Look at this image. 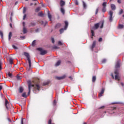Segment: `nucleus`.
I'll return each instance as SVG.
<instances>
[{
  "mask_svg": "<svg viewBox=\"0 0 124 124\" xmlns=\"http://www.w3.org/2000/svg\"><path fill=\"white\" fill-rule=\"evenodd\" d=\"M61 61H58L55 64V66H59V65H60V64H61Z\"/></svg>",
  "mask_w": 124,
  "mask_h": 124,
  "instance_id": "17",
  "label": "nucleus"
},
{
  "mask_svg": "<svg viewBox=\"0 0 124 124\" xmlns=\"http://www.w3.org/2000/svg\"><path fill=\"white\" fill-rule=\"evenodd\" d=\"M42 6L43 7H44V4H42Z\"/></svg>",
  "mask_w": 124,
  "mask_h": 124,
  "instance_id": "60",
  "label": "nucleus"
},
{
  "mask_svg": "<svg viewBox=\"0 0 124 124\" xmlns=\"http://www.w3.org/2000/svg\"><path fill=\"white\" fill-rule=\"evenodd\" d=\"M24 56L26 57L29 62V67L27 68V70L28 71H30V70L31 69V56H30V54L27 52L24 53Z\"/></svg>",
  "mask_w": 124,
  "mask_h": 124,
  "instance_id": "3",
  "label": "nucleus"
},
{
  "mask_svg": "<svg viewBox=\"0 0 124 124\" xmlns=\"http://www.w3.org/2000/svg\"><path fill=\"white\" fill-rule=\"evenodd\" d=\"M40 24H42L43 25V26H44V27H45V26H46V25H47V21H41L40 22Z\"/></svg>",
  "mask_w": 124,
  "mask_h": 124,
  "instance_id": "13",
  "label": "nucleus"
},
{
  "mask_svg": "<svg viewBox=\"0 0 124 124\" xmlns=\"http://www.w3.org/2000/svg\"><path fill=\"white\" fill-rule=\"evenodd\" d=\"M98 8H97L96 9V12H95V14H97V13H98Z\"/></svg>",
  "mask_w": 124,
  "mask_h": 124,
  "instance_id": "45",
  "label": "nucleus"
},
{
  "mask_svg": "<svg viewBox=\"0 0 124 124\" xmlns=\"http://www.w3.org/2000/svg\"><path fill=\"white\" fill-rule=\"evenodd\" d=\"M16 78L17 79H18V80H21V79L22 78L21 77L19 76H17Z\"/></svg>",
  "mask_w": 124,
  "mask_h": 124,
  "instance_id": "40",
  "label": "nucleus"
},
{
  "mask_svg": "<svg viewBox=\"0 0 124 124\" xmlns=\"http://www.w3.org/2000/svg\"><path fill=\"white\" fill-rule=\"evenodd\" d=\"M1 64H2V63L1 62H0V70L2 69Z\"/></svg>",
  "mask_w": 124,
  "mask_h": 124,
  "instance_id": "44",
  "label": "nucleus"
},
{
  "mask_svg": "<svg viewBox=\"0 0 124 124\" xmlns=\"http://www.w3.org/2000/svg\"><path fill=\"white\" fill-rule=\"evenodd\" d=\"M13 48H14V49H15V50H17L18 47H17V46H16L15 45H13Z\"/></svg>",
  "mask_w": 124,
  "mask_h": 124,
  "instance_id": "36",
  "label": "nucleus"
},
{
  "mask_svg": "<svg viewBox=\"0 0 124 124\" xmlns=\"http://www.w3.org/2000/svg\"><path fill=\"white\" fill-rule=\"evenodd\" d=\"M109 21L112 22L113 21V11H110L109 12Z\"/></svg>",
  "mask_w": 124,
  "mask_h": 124,
  "instance_id": "8",
  "label": "nucleus"
},
{
  "mask_svg": "<svg viewBox=\"0 0 124 124\" xmlns=\"http://www.w3.org/2000/svg\"><path fill=\"white\" fill-rule=\"evenodd\" d=\"M95 80H96V78L95 77V76H93L92 78V81L95 82Z\"/></svg>",
  "mask_w": 124,
  "mask_h": 124,
  "instance_id": "29",
  "label": "nucleus"
},
{
  "mask_svg": "<svg viewBox=\"0 0 124 124\" xmlns=\"http://www.w3.org/2000/svg\"><path fill=\"white\" fill-rule=\"evenodd\" d=\"M83 124H86V123H84Z\"/></svg>",
  "mask_w": 124,
  "mask_h": 124,
  "instance_id": "64",
  "label": "nucleus"
},
{
  "mask_svg": "<svg viewBox=\"0 0 124 124\" xmlns=\"http://www.w3.org/2000/svg\"><path fill=\"white\" fill-rule=\"evenodd\" d=\"M58 45H63V43H62V41H59L58 42Z\"/></svg>",
  "mask_w": 124,
  "mask_h": 124,
  "instance_id": "35",
  "label": "nucleus"
},
{
  "mask_svg": "<svg viewBox=\"0 0 124 124\" xmlns=\"http://www.w3.org/2000/svg\"><path fill=\"white\" fill-rule=\"evenodd\" d=\"M123 12H124V10H123V9H121L119 13V15L123 14Z\"/></svg>",
  "mask_w": 124,
  "mask_h": 124,
  "instance_id": "33",
  "label": "nucleus"
},
{
  "mask_svg": "<svg viewBox=\"0 0 124 124\" xmlns=\"http://www.w3.org/2000/svg\"><path fill=\"white\" fill-rule=\"evenodd\" d=\"M31 5H32V3H31Z\"/></svg>",
  "mask_w": 124,
  "mask_h": 124,
  "instance_id": "63",
  "label": "nucleus"
},
{
  "mask_svg": "<svg viewBox=\"0 0 124 124\" xmlns=\"http://www.w3.org/2000/svg\"><path fill=\"white\" fill-rule=\"evenodd\" d=\"M38 16H40V17H43V13L42 12H40L38 14Z\"/></svg>",
  "mask_w": 124,
  "mask_h": 124,
  "instance_id": "27",
  "label": "nucleus"
},
{
  "mask_svg": "<svg viewBox=\"0 0 124 124\" xmlns=\"http://www.w3.org/2000/svg\"><path fill=\"white\" fill-rule=\"evenodd\" d=\"M64 4H65V2H64V1L61 0L60 1V5H61V7H62V6H63V5H64Z\"/></svg>",
  "mask_w": 124,
  "mask_h": 124,
  "instance_id": "15",
  "label": "nucleus"
},
{
  "mask_svg": "<svg viewBox=\"0 0 124 124\" xmlns=\"http://www.w3.org/2000/svg\"><path fill=\"white\" fill-rule=\"evenodd\" d=\"M7 104H8V101L7 100H5V105L7 109H8V107H7Z\"/></svg>",
  "mask_w": 124,
  "mask_h": 124,
  "instance_id": "19",
  "label": "nucleus"
},
{
  "mask_svg": "<svg viewBox=\"0 0 124 124\" xmlns=\"http://www.w3.org/2000/svg\"><path fill=\"white\" fill-rule=\"evenodd\" d=\"M21 124H24V123H23V119H21Z\"/></svg>",
  "mask_w": 124,
  "mask_h": 124,
  "instance_id": "53",
  "label": "nucleus"
},
{
  "mask_svg": "<svg viewBox=\"0 0 124 124\" xmlns=\"http://www.w3.org/2000/svg\"><path fill=\"white\" fill-rule=\"evenodd\" d=\"M26 17H27V15H24V16H23V20H25V19H26Z\"/></svg>",
  "mask_w": 124,
  "mask_h": 124,
  "instance_id": "48",
  "label": "nucleus"
},
{
  "mask_svg": "<svg viewBox=\"0 0 124 124\" xmlns=\"http://www.w3.org/2000/svg\"><path fill=\"white\" fill-rule=\"evenodd\" d=\"M111 77L112 78L114 79V75H113V74H111Z\"/></svg>",
  "mask_w": 124,
  "mask_h": 124,
  "instance_id": "51",
  "label": "nucleus"
},
{
  "mask_svg": "<svg viewBox=\"0 0 124 124\" xmlns=\"http://www.w3.org/2000/svg\"><path fill=\"white\" fill-rule=\"evenodd\" d=\"M32 46H34L35 45V40H34L32 42V44H31Z\"/></svg>",
  "mask_w": 124,
  "mask_h": 124,
  "instance_id": "38",
  "label": "nucleus"
},
{
  "mask_svg": "<svg viewBox=\"0 0 124 124\" xmlns=\"http://www.w3.org/2000/svg\"><path fill=\"white\" fill-rule=\"evenodd\" d=\"M10 26L11 28H12V24L11 23L10 24Z\"/></svg>",
  "mask_w": 124,
  "mask_h": 124,
  "instance_id": "58",
  "label": "nucleus"
},
{
  "mask_svg": "<svg viewBox=\"0 0 124 124\" xmlns=\"http://www.w3.org/2000/svg\"><path fill=\"white\" fill-rule=\"evenodd\" d=\"M76 4H77V5H78V4H79V3H78V1H76Z\"/></svg>",
  "mask_w": 124,
  "mask_h": 124,
  "instance_id": "50",
  "label": "nucleus"
},
{
  "mask_svg": "<svg viewBox=\"0 0 124 124\" xmlns=\"http://www.w3.org/2000/svg\"><path fill=\"white\" fill-rule=\"evenodd\" d=\"M0 35L2 39L3 38V33L2 32V31H0Z\"/></svg>",
  "mask_w": 124,
  "mask_h": 124,
  "instance_id": "30",
  "label": "nucleus"
},
{
  "mask_svg": "<svg viewBox=\"0 0 124 124\" xmlns=\"http://www.w3.org/2000/svg\"><path fill=\"white\" fill-rule=\"evenodd\" d=\"M51 41L52 43H55V39L54 38H51Z\"/></svg>",
  "mask_w": 124,
  "mask_h": 124,
  "instance_id": "41",
  "label": "nucleus"
},
{
  "mask_svg": "<svg viewBox=\"0 0 124 124\" xmlns=\"http://www.w3.org/2000/svg\"><path fill=\"white\" fill-rule=\"evenodd\" d=\"M53 49H60V47L59 46H53Z\"/></svg>",
  "mask_w": 124,
  "mask_h": 124,
  "instance_id": "31",
  "label": "nucleus"
},
{
  "mask_svg": "<svg viewBox=\"0 0 124 124\" xmlns=\"http://www.w3.org/2000/svg\"><path fill=\"white\" fill-rule=\"evenodd\" d=\"M41 9V8L40 7H37L35 10V12H38Z\"/></svg>",
  "mask_w": 124,
  "mask_h": 124,
  "instance_id": "28",
  "label": "nucleus"
},
{
  "mask_svg": "<svg viewBox=\"0 0 124 124\" xmlns=\"http://www.w3.org/2000/svg\"><path fill=\"white\" fill-rule=\"evenodd\" d=\"M8 76L9 77H10V78H12V74L9 73L8 74Z\"/></svg>",
  "mask_w": 124,
  "mask_h": 124,
  "instance_id": "37",
  "label": "nucleus"
},
{
  "mask_svg": "<svg viewBox=\"0 0 124 124\" xmlns=\"http://www.w3.org/2000/svg\"><path fill=\"white\" fill-rule=\"evenodd\" d=\"M91 33H92V37H91V38L92 39H93V36L94 35V31H93V30H91Z\"/></svg>",
  "mask_w": 124,
  "mask_h": 124,
  "instance_id": "23",
  "label": "nucleus"
},
{
  "mask_svg": "<svg viewBox=\"0 0 124 124\" xmlns=\"http://www.w3.org/2000/svg\"><path fill=\"white\" fill-rule=\"evenodd\" d=\"M9 62H10V64H12V63H13V59L10 58L9 59Z\"/></svg>",
  "mask_w": 124,
  "mask_h": 124,
  "instance_id": "21",
  "label": "nucleus"
},
{
  "mask_svg": "<svg viewBox=\"0 0 124 124\" xmlns=\"http://www.w3.org/2000/svg\"><path fill=\"white\" fill-rule=\"evenodd\" d=\"M118 3H121V2H122L121 1V0H118Z\"/></svg>",
  "mask_w": 124,
  "mask_h": 124,
  "instance_id": "55",
  "label": "nucleus"
},
{
  "mask_svg": "<svg viewBox=\"0 0 124 124\" xmlns=\"http://www.w3.org/2000/svg\"><path fill=\"white\" fill-rule=\"evenodd\" d=\"M62 24L61 23H58L56 25V28H61Z\"/></svg>",
  "mask_w": 124,
  "mask_h": 124,
  "instance_id": "26",
  "label": "nucleus"
},
{
  "mask_svg": "<svg viewBox=\"0 0 124 124\" xmlns=\"http://www.w3.org/2000/svg\"><path fill=\"white\" fill-rule=\"evenodd\" d=\"M65 77H66V76L63 75L62 77H56V79H57V80H62V79H64Z\"/></svg>",
  "mask_w": 124,
  "mask_h": 124,
  "instance_id": "9",
  "label": "nucleus"
},
{
  "mask_svg": "<svg viewBox=\"0 0 124 124\" xmlns=\"http://www.w3.org/2000/svg\"><path fill=\"white\" fill-rule=\"evenodd\" d=\"M20 37L21 39H22V40H23L24 39H25V38H26L25 36H20Z\"/></svg>",
  "mask_w": 124,
  "mask_h": 124,
  "instance_id": "43",
  "label": "nucleus"
},
{
  "mask_svg": "<svg viewBox=\"0 0 124 124\" xmlns=\"http://www.w3.org/2000/svg\"><path fill=\"white\" fill-rule=\"evenodd\" d=\"M22 96L23 97H27V94H26V93H22Z\"/></svg>",
  "mask_w": 124,
  "mask_h": 124,
  "instance_id": "34",
  "label": "nucleus"
},
{
  "mask_svg": "<svg viewBox=\"0 0 124 124\" xmlns=\"http://www.w3.org/2000/svg\"><path fill=\"white\" fill-rule=\"evenodd\" d=\"M8 121L9 122H11V120H10V119H8Z\"/></svg>",
  "mask_w": 124,
  "mask_h": 124,
  "instance_id": "61",
  "label": "nucleus"
},
{
  "mask_svg": "<svg viewBox=\"0 0 124 124\" xmlns=\"http://www.w3.org/2000/svg\"><path fill=\"white\" fill-rule=\"evenodd\" d=\"M119 67H120V61H118L116 65H115V68L116 70L114 71V73L115 74V80H118V81H120V76L119 75V71L118 70V69H117V68H119Z\"/></svg>",
  "mask_w": 124,
  "mask_h": 124,
  "instance_id": "2",
  "label": "nucleus"
},
{
  "mask_svg": "<svg viewBox=\"0 0 124 124\" xmlns=\"http://www.w3.org/2000/svg\"><path fill=\"white\" fill-rule=\"evenodd\" d=\"M95 44H96V42L95 41L93 42V43L92 44V46H91V50L92 51H93V48L95 47Z\"/></svg>",
  "mask_w": 124,
  "mask_h": 124,
  "instance_id": "10",
  "label": "nucleus"
},
{
  "mask_svg": "<svg viewBox=\"0 0 124 124\" xmlns=\"http://www.w3.org/2000/svg\"><path fill=\"white\" fill-rule=\"evenodd\" d=\"M25 23L24 22H23V28H25Z\"/></svg>",
  "mask_w": 124,
  "mask_h": 124,
  "instance_id": "52",
  "label": "nucleus"
},
{
  "mask_svg": "<svg viewBox=\"0 0 124 124\" xmlns=\"http://www.w3.org/2000/svg\"><path fill=\"white\" fill-rule=\"evenodd\" d=\"M111 8L112 10H116V6L115 5V4H111Z\"/></svg>",
  "mask_w": 124,
  "mask_h": 124,
  "instance_id": "14",
  "label": "nucleus"
},
{
  "mask_svg": "<svg viewBox=\"0 0 124 124\" xmlns=\"http://www.w3.org/2000/svg\"><path fill=\"white\" fill-rule=\"evenodd\" d=\"M26 11H27V8H24L23 11V13L24 14H25L26 13Z\"/></svg>",
  "mask_w": 124,
  "mask_h": 124,
  "instance_id": "32",
  "label": "nucleus"
},
{
  "mask_svg": "<svg viewBox=\"0 0 124 124\" xmlns=\"http://www.w3.org/2000/svg\"><path fill=\"white\" fill-rule=\"evenodd\" d=\"M82 3H83V7L84 8H86L87 7V4H86V3L84 1H82Z\"/></svg>",
  "mask_w": 124,
  "mask_h": 124,
  "instance_id": "24",
  "label": "nucleus"
},
{
  "mask_svg": "<svg viewBox=\"0 0 124 124\" xmlns=\"http://www.w3.org/2000/svg\"><path fill=\"white\" fill-rule=\"evenodd\" d=\"M104 91H105V89H104V88H103L99 94V97L102 96V94L104 93Z\"/></svg>",
  "mask_w": 124,
  "mask_h": 124,
  "instance_id": "11",
  "label": "nucleus"
},
{
  "mask_svg": "<svg viewBox=\"0 0 124 124\" xmlns=\"http://www.w3.org/2000/svg\"><path fill=\"white\" fill-rule=\"evenodd\" d=\"M47 16L49 21H52V15L50 14V12H47Z\"/></svg>",
  "mask_w": 124,
  "mask_h": 124,
  "instance_id": "12",
  "label": "nucleus"
},
{
  "mask_svg": "<svg viewBox=\"0 0 124 124\" xmlns=\"http://www.w3.org/2000/svg\"><path fill=\"white\" fill-rule=\"evenodd\" d=\"M99 42H101L102 41V38H100L98 40Z\"/></svg>",
  "mask_w": 124,
  "mask_h": 124,
  "instance_id": "47",
  "label": "nucleus"
},
{
  "mask_svg": "<svg viewBox=\"0 0 124 124\" xmlns=\"http://www.w3.org/2000/svg\"><path fill=\"white\" fill-rule=\"evenodd\" d=\"M1 90H2V86H1V85H0V91H1Z\"/></svg>",
  "mask_w": 124,
  "mask_h": 124,
  "instance_id": "54",
  "label": "nucleus"
},
{
  "mask_svg": "<svg viewBox=\"0 0 124 124\" xmlns=\"http://www.w3.org/2000/svg\"><path fill=\"white\" fill-rule=\"evenodd\" d=\"M28 89H29L28 94H30V93H31V88L32 87L34 88V90H33L34 93H38V91H40V86H39V85L38 84L33 85L31 84V81H28Z\"/></svg>",
  "mask_w": 124,
  "mask_h": 124,
  "instance_id": "1",
  "label": "nucleus"
},
{
  "mask_svg": "<svg viewBox=\"0 0 124 124\" xmlns=\"http://www.w3.org/2000/svg\"><path fill=\"white\" fill-rule=\"evenodd\" d=\"M38 51H40L41 52L40 54L42 55V56H44V55H46L47 54V51L44 50L42 49V48L39 47L37 49Z\"/></svg>",
  "mask_w": 124,
  "mask_h": 124,
  "instance_id": "5",
  "label": "nucleus"
},
{
  "mask_svg": "<svg viewBox=\"0 0 124 124\" xmlns=\"http://www.w3.org/2000/svg\"><path fill=\"white\" fill-rule=\"evenodd\" d=\"M112 104H117L116 103H113Z\"/></svg>",
  "mask_w": 124,
  "mask_h": 124,
  "instance_id": "62",
  "label": "nucleus"
},
{
  "mask_svg": "<svg viewBox=\"0 0 124 124\" xmlns=\"http://www.w3.org/2000/svg\"><path fill=\"white\" fill-rule=\"evenodd\" d=\"M121 85L122 87H124V84L123 83H121Z\"/></svg>",
  "mask_w": 124,
  "mask_h": 124,
  "instance_id": "59",
  "label": "nucleus"
},
{
  "mask_svg": "<svg viewBox=\"0 0 124 124\" xmlns=\"http://www.w3.org/2000/svg\"><path fill=\"white\" fill-rule=\"evenodd\" d=\"M49 84V81H47L44 83V86H46V85H48Z\"/></svg>",
  "mask_w": 124,
  "mask_h": 124,
  "instance_id": "39",
  "label": "nucleus"
},
{
  "mask_svg": "<svg viewBox=\"0 0 124 124\" xmlns=\"http://www.w3.org/2000/svg\"><path fill=\"white\" fill-rule=\"evenodd\" d=\"M69 78H70V80H72V79H73L72 77H69Z\"/></svg>",
  "mask_w": 124,
  "mask_h": 124,
  "instance_id": "57",
  "label": "nucleus"
},
{
  "mask_svg": "<svg viewBox=\"0 0 124 124\" xmlns=\"http://www.w3.org/2000/svg\"><path fill=\"white\" fill-rule=\"evenodd\" d=\"M65 27L64 29H62L60 30V33H62L63 32L64 30H65L66 29H67V27H68V22L67 21H65Z\"/></svg>",
  "mask_w": 124,
  "mask_h": 124,
  "instance_id": "6",
  "label": "nucleus"
},
{
  "mask_svg": "<svg viewBox=\"0 0 124 124\" xmlns=\"http://www.w3.org/2000/svg\"><path fill=\"white\" fill-rule=\"evenodd\" d=\"M12 36V32H10L8 36V39L9 40H10L11 39V37Z\"/></svg>",
  "mask_w": 124,
  "mask_h": 124,
  "instance_id": "18",
  "label": "nucleus"
},
{
  "mask_svg": "<svg viewBox=\"0 0 124 124\" xmlns=\"http://www.w3.org/2000/svg\"><path fill=\"white\" fill-rule=\"evenodd\" d=\"M107 4V2H104L102 4L103 6V9H102V12H106V4Z\"/></svg>",
  "mask_w": 124,
  "mask_h": 124,
  "instance_id": "7",
  "label": "nucleus"
},
{
  "mask_svg": "<svg viewBox=\"0 0 124 124\" xmlns=\"http://www.w3.org/2000/svg\"><path fill=\"white\" fill-rule=\"evenodd\" d=\"M102 108H104V106H102L100 108V109H102Z\"/></svg>",
  "mask_w": 124,
  "mask_h": 124,
  "instance_id": "56",
  "label": "nucleus"
},
{
  "mask_svg": "<svg viewBox=\"0 0 124 124\" xmlns=\"http://www.w3.org/2000/svg\"><path fill=\"white\" fill-rule=\"evenodd\" d=\"M118 29H124V25L119 24L118 26Z\"/></svg>",
  "mask_w": 124,
  "mask_h": 124,
  "instance_id": "20",
  "label": "nucleus"
},
{
  "mask_svg": "<svg viewBox=\"0 0 124 124\" xmlns=\"http://www.w3.org/2000/svg\"><path fill=\"white\" fill-rule=\"evenodd\" d=\"M61 11L62 13V14L63 15H64V9H63V8H61Z\"/></svg>",
  "mask_w": 124,
  "mask_h": 124,
  "instance_id": "25",
  "label": "nucleus"
},
{
  "mask_svg": "<svg viewBox=\"0 0 124 124\" xmlns=\"http://www.w3.org/2000/svg\"><path fill=\"white\" fill-rule=\"evenodd\" d=\"M23 33L24 34H25V33H27V32H28V31L27 30V28H25V27H23Z\"/></svg>",
  "mask_w": 124,
  "mask_h": 124,
  "instance_id": "16",
  "label": "nucleus"
},
{
  "mask_svg": "<svg viewBox=\"0 0 124 124\" xmlns=\"http://www.w3.org/2000/svg\"><path fill=\"white\" fill-rule=\"evenodd\" d=\"M24 92V88L23 87H20L19 88V93H22Z\"/></svg>",
  "mask_w": 124,
  "mask_h": 124,
  "instance_id": "22",
  "label": "nucleus"
},
{
  "mask_svg": "<svg viewBox=\"0 0 124 124\" xmlns=\"http://www.w3.org/2000/svg\"><path fill=\"white\" fill-rule=\"evenodd\" d=\"M56 104H57V102L56 101V100H54L53 102V105L55 106Z\"/></svg>",
  "mask_w": 124,
  "mask_h": 124,
  "instance_id": "46",
  "label": "nucleus"
},
{
  "mask_svg": "<svg viewBox=\"0 0 124 124\" xmlns=\"http://www.w3.org/2000/svg\"><path fill=\"white\" fill-rule=\"evenodd\" d=\"M31 26H35V23L32 22V23H31Z\"/></svg>",
  "mask_w": 124,
  "mask_h": 124,
  "instance_id": "49",
  "label": "nucleus"
},
{
  "mask_svg": "<svg viewBox=\"0 0 124 124\" xmlns=\"http://www.w3.org/2000/svg\"><path fill=\"white\" fill-rule=\"evenodd\" d=\"M103 25H104V22H103V21H101L98 23H96L94 25V30H97L99 27L100 29H102L103 28Z\"/></svg>",
  "mask_w": 124,
  "mask_h": 124,
  "instance_id": "4",
  "label": "nucleus"
},
{
  "mask_svg": "<svg viewBox=\"0 0 124 124\" xmlns=\"http://www.w3.org/2000/svg\"><path fill=\"white\" fill-rule=\"evenodd\" d=\"M102 62L103 63H104L105 62H106V59H103L102 61Z\"/></svg>",
  "mask_w": 124,
  "mask_h": 124,
  "instance_id": "42",
  "label": "nucleus"
}]
</instances>
